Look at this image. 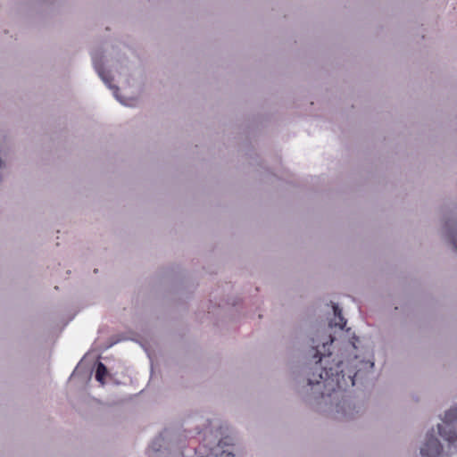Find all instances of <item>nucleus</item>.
I'll use <instances>...</instances> for the list:
<instances>
[{"mask_svg": "<svg viewBox=\"0 0 457 457\" xmlns=\"http://www.w3.org/2000/svg\"><path fill=\"white\" fill-rule=\"evenodd\" d=\"M163 438L156 437L151 444L150 457H185L180 451L167 453L162 450ZM195 457H237L235 439L227 436L220 439H212V436H206L204 445L195 452Z\"/></svg>", "mask_w": 457, "mask_h": 457, "instance_id": "3", "label": "nucleus"}, {"mask_svg": "<svg viewBox=\"0 0 457 457\" xmlns=\"http://www.w3.org/2000/svg\"><path fill=\"white\" fill-rule=\"evenodd\" d=\"M445 234L448 239L453 244L454 249L457 251V227L453 228L452 221H448L445 224Z\"/></svg>", "mask_w": 457, "mask_h": 457, "instance_id": "6", "label": "nucleus"}, {"mask_svg": "<svg viewBox=\"0 0 457 457\" xmlns=\"http://www.w3.org/2000/svg\"><path fill=\"white\" fill-rule=\"evenodd\" d=\"M420 453L423 457H457V406L445 412L436 431L427 432Z\"/></svg>", "mask_w": 457, "mask_h": 457, "instance_id": "2", "label": "nucleus"}, {"mask_svg": "<svg viewBox=\"0 0 457 457\" xmlns=\"http://www.w3.org/2000/svg\"><path fill=\"white\" fill-rule=\"evenodd\" d=\"M6 167L5 161L0 156V169H4Z\"/></svg>", "mask_w": 457, "mask_h": 457, "instance_id": "8", "label": "nucleus"}, {"mask_svg": "<svg viewBox=\"0 0 457 457\" xmlns=\"http://www.w3.org/2000/svg\"><path fill=\"white\" fill-rule=\"evenodd\" d=\"M334 342L332 336L319 332L312 338L310 355L312 363L303 375L296 378L299 395L310 404L317 405L320 411L332 413L336 419H350L358 413L361 406H356L345 395V391L355 384V378L361 376L362 370L370 371L374 367L371 361H360V368H354L349 361L338 356L332 357L330 348ZM351 362H357V356Z\"/></svg>", "mask_w": 457, "mask_h": 457, "instance_id": "1", "label": "nucleus"}, {"mask_svg": "<svg viewBox=\"0 0 457 457\" xmlns=\"http://www.w3.org/2000/svg\"><path fill=\"white\" fill-rule=\"evenodd\" d=\"M333 311H334V319L329 322V326L332 327H338L340 329H343L345 326L346 325V320L342 315V311L338 307V305L335 304L333 305Z\"/></svg>", "mask_w": 457, "mask_h": 457, "instance_id": "5", "label": "nucleus"}, {"mask_svg": "<svg viewBox=\"0 0 457 457\" xmlns=\"http://www.w3.org/2000/svg\"><path fill=\"white\" fill-rule=\"evenodd\" d=\"M353 348H355V345L353 343L351 344Z\"/></svg>", "mask_w": 457, "mask_h": 457, "instance_id": "9", "label": "nucleus"}, {"mask_svg": "<svg viewBox=\"0 0 457 457\" xmlns=\"http://www.w3.org/2000/svg\"><path fill=\"white\" fill-rule=\"evenodd\" d=\"M91 57L94 68L99 78L110 89L112 90V94L115 99L125 106H134L136 101L135 99H129L128 101L122 99L118 94L119 88L111 85V80L112 79V71L117 72L120 76L127 77L129 75L130 66L129 65L127 58L120 57L115 60H112L111 64H109V61H107V66L110 67L111 70H106L105 63L103 61L104 56L101 53L92 52Z\"/></svg>", "mask_w": 457, "mask_h": 457, "instance_id": "4", "label": "nucleus"}, {"mask_svg": "<svg viewBox=\"0 0 457 457\" xmlns=\"http://www.w3.org/2000/svg\"><path fill=\"white\" fill-rule=\"evenodd\" d=\"M106 374H107L106 366L103 362L98 361L96 363V379L103 384L104 378L105 377Z\"/></svg>", "mask_w": 457, "mask_h": 457, "instance_id": "7", "label": "nucleus"}]
</instances>
